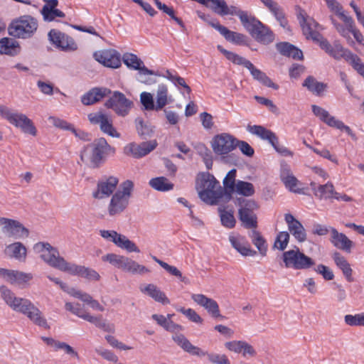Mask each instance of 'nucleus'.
I'll use <instances>...</instances> for the list:
<instances>
[{"instance_id": "obj_49", "label": "nucleus", "mask_w": 364, "mask_h": 364, "mask_svg": "<svg viewBox=\"0 0 364 364\" xmlns=\"http://www.w3.org/2000/svg\"><path fill=\"white\" fill-rule=\"evenodd\" d=\"M197 153L202 157L207 169L210 170L213 166V154L211 151L202 143H198L195 146Z\"/></svg>"}, {"instance_id": "obj_61", "label": "nucleus", "mask_w": 364, "mask_h": 364, "mask_svg": "<svg viewBox=\"0 0 364 364\" xmlns=\"http://www.w3.org/2000/svg\"><path fill=\"white\" fill-rule=\"evenodd\" d=\"M65 307L66 310L71 311L73 314L87 321L89 317L91 316L90 314L84 311L80 304H73L70 302H67L65 303Z\"/></svg>"}, {"instance_id": "obj_10", "label": "nucleus", "mask_w": 364, "mask_h": 364, "mask_svg": "<svg viewBox=\"0 0 364 364\" xmlns=\"http://www.w3.org/2000/svg\"><path fill=\"white\" fill-rule=\"evenodd\" d=\"M330 20L337 32L346 40L349 46H354L355 45V42L350 37V33L353 34L358 43H362L364 41L363 34L355 27L354 20L351 16L348 17L343 21L344 25L338 23L332 16H330Z\"/></svg>"}, {"instance_id": "obj_55", "label": "nucleus", "mask_w": 364, "mask_h": 364, "mask_svg": "<svg viewBox=\"0 0 364 364\" xmlns=\"http://www.w3.org/2000/svg\"><path fill=\"white\" fill-rule=\"evenodd\" d=\"M88 322L95 325L96 327L102 329L105 332L114 333V326L112 323H107L105 320H103L101 316H91L88 318Z\"/></svg>"}, {"instance_id": "obj_34", "label": "nucleus", "mask_w": 364, "mask_h": 364, "mask_svg": "<svg viewBox=\"0 0 364 364\" xmlns=\"http://www.w3.org/2000/svg\"><path fill=\"white\" fill-rule=\"evenodd\" d=\"M139 289L141 293L149 296L156 302L160 303L163 305L170 304V300L166 294L154 284H148L143 287L141 286L139 287Z\"/></svg>"}, {"instance_id": "obj_63", "label": "nucleus", "mask_w": 364, "mask_h": 364, "mask_svg": "<svg viewBox=\"0 0 364 364\" xmlns=\"http://www.w3.org/2000/svg\"><path fill=\"white\" fill-rule=\"evenodd\" d=\"M347 325L351 326H364V313L355 315L348 314L344 317Z\"/></svg>"}, {"instance_id": "obj_33", "label": "nucleus", "mask_w": 364, "mask_h": 364, "mask_svg": "<svg viewBox=\"0 0 364 364\" xmlns=\"http://www.w3.org/2000/svg\"><path fill=\"white\" fill-rule=\"evenodd\" d=\"M111 92V90L107 87H94L82 96L81 102L85 105H91L100 102Z\"/></svg>"}, {"instance_id": "obj_14", "label": "nucleus", "mask_w": 364, "mask_h": 364, "mask_svg": "<svg viewBox=\"0 0 364 364\" xmlns=\"http://www.w3.org/2000/svg\"><path fill=\"white\" fill-rule=\"evenodd\" d=\"M1 298L6 304L14 311L24 314L28 310L31 301L27 299L17 297L9 289L5 286L0 287Z\"/></svg>"}, {"instance_id": "obj_45", "label": "nucleus", "mask_w": 364, "mask_h": 364, "mask_svg": "<svg viewBox=\"0 0 364 364\" xmlns=\"http://www.w3.org/2000/svg\"><path fill=\"white\" fill-rule=\"evenodd\" d=\"M173 341L185 351L195 355H202V349L195 346L182 334H176L173 336Z\"/></svg>"}, {"instance_id": "obj_58", "label": "nucleus", "mask_w": 364, "mask_h": 364, "mask_svg": "<svg viewBox=\"0 0 364 364\" xmlns=\"http://www.w3.org/2000/svg\"><path fill=\"white\" fill-rule=\"evenodd\" d=\"M324 1L330 11L335 13L342 21L350 16L346 14L343 10V6L336 0Z\"/></svg>"}, {"instance_id": "obj_44", "label": "nucleus", "mask_w": 364, "mask_h": 364, "mask_svg": "<svg viewBox=\"0 0 364 364\" xmlns=\"http://www.w3.org/2000/svg\"><path fill=\"white\" fill-rule=\"evenodd\" d=\"M247 129L250 132L259 136L264 140H267L272 145H274L277 142V136L276 134L269 129L264 128L259 125H249Z\"/></svg>"}, {"instance_id": "obj_41", "label": "nucleus", "mask_w": 364, "mask_h": 364, "mask_svg": "<svg viewBox=\"0 0 364 364\" xmlns=\"http://www.w3.org/2000/svg\"><path fill=\"white\" fill-rule=\"evenodd\" d=\"M236 169H231L223 179V191L226 200H230L236 187Z\"/></svg>"}, {"instance_id": "obj_64", "label": "nucleus", "mask_w": 364, "mask_h": 364, "mask_svg": "<svg viewBox=\"0 0 364 364\" xmlns=\"http://www.w3.org/2000/svg\"><path fill=\"white\" fill-rule=\"evenodd\" d=\"M48 121L55 127L60 128L62 129L70 130L75 135L77 134V130L73 127L71 124H69L66 121L59 119L55 117H50Z\"/></svg>"}, {"instance_id": "obj_42", "label": "nucleus", "mask_w": 364, "mask_h": 364, "mask_svg": "<svg viewBox=\"0 0 364 364\" xmlns=\"http://www.w3.org/2000/svg\"><path fill=\"white\" fill-rule=\"evenodd\" d=\"M21 51L19 43L14 39L4 38L0 40V53L11 56L18 55Z\"/></svg>"}, {"instance_id": "obj_6", "label": "nucleus", "mask_w": 364, "mask_h": 364, "mask_svg": "<svg viewBox=\"0 0 364 364\" xmlns=\"http://www.w3.org/2000/svg\"><path fill=\"white\" fill-rule=\"evenodd\" d=\"M34 251L40 253L41 258L50 266L65 272L70 264L59 255L58 250L48 242H38L33 247Z\"/></svg>"}, {"instance_id": "obj_25", "label": "nucleus", "mask_w": 364, "mask_h": 364, "mask_svg": "<svg viewBox=\"0 0 364 364\" xmlns=\"http://www.w3.org/2000/svg\"><path fill=\"white\" fill-rule=\"evenodd\" d=\"M123 61L127 67L139 70L138 80L141 82H146V80L143 78L144 75L154 74V71L146 68L142 60L134 54L125 53L123 56Z\"/></svg>"}, {"instance_id": "obj_39", "label": "nucleus", "mask_w": 364, "mask_h": 364, "mask_svg": "<svg viewBox=\"0 0 364 364\" xmlns=\"http://www.w3.org/2000/svg\"><path fill=\"white\" fill-rule=\"evenodd\" d=\"M173 99L168 95V90L166 85L160 84L156 94V111L161 110L166 105L173 102Z\"/></svg>"}, {"instance_id": "obj_18", "label": "nucleus", "mask_w": 364, "mask_h": 364, "mask_svg": "<svg viewBox=\"0 0 364 364\" xmlns=\"http://www.w3.org/2000/svg\"><path fill=\"white\" fill-rule=\"evenodd\" d=\"M0 225H2L3 233L8 237L20 239L28 235V230L17 220L1 218Z\"/></svg>"}, {"instance_id": "obj_37", "label": "nucleus", "mask_w": 364, "mask_h": 364, "mask_svg": "<svg viewBox=\"0 0 364 364\" xmlns=\"http://www.w3.org/2000/svg\"><path fill=\"white\" fill-rule=\"evenodd\" d=\"M310 185L314 194L318 199L327 200L333 198L335 190L332 183L328 182L324 185L316 186L315 182H311Z\"/></svg>"}, {"instance_id": "obj_5", "label": "nucleus", "mask_w": 364, "mask_h": 364, "mask_svg": "<svg viewBox=\"0 0 364 364\" xmlns=\"http://www.w3.org/2000/svg\"><path fill=\"white\" fill-rule=\"evenodd\" d=\"M38 27L37 20L30 15H23L14 19L10 23L9 33L15 38L27 39L31 38Z\"/></svg>"}, {"instance_id": "obj_20", "label": "nucleus", "mask_w": 364, "mask_h": 364, "mask_svg": "<svg viewBox=\"0 0 364 364\" xmlns=\"http://www.w3.org/2000/svg\"><path fill=\"white\" fill-rule=\"evenodd\" d=\"M119 179L114 176L104 177L100 180L97 185V189L93 192L92 196L96 199H103L113 195Z\"/></svg>"}, {"instance_id": "obj_13", "label": "nucleus", "mask_w": 364, "mask_h": 364, "mask_svg": "<svg viewBox=\"0 0 364 364\" xmlns=\"http://www.w3.org/2000/svg\"><path fill=\"white\" fill-rule=\"evenodd\" d=\"M238 140L232 135L223 133L215 136L211 141V146L218 155H226L237 146Z\"/></svg>"}, {"instance_id": "obj_15", "label": "nucleus", "mask_w": 364, "mask_h": 364, "mask_svg": "<svg viewBox=\"0 0 364 364\" xmlns=\"http://www.w3.org/2000/svg\"><path fill=\"white\" fill-rule=\"evenodd\" d=\"M105 105L107 108L112 109L117 114L124 117L128 114L132 106V102L123 93L115 91Z\"/></svg>"}, {"instance_id": "obj_46", "label": "nucleus", "mask_w": 364, "mask_h": 364, "mask_svg": "<svg viewBox=\"0 0 364 364\" xmlns=\"http://www.w3.org/2000/svg\"><path fill=\"white\" fill-rule=\"evenodd\" d=\"M329 55L336 60L344 58L347 62H349L355 54L343 48L340 43L335 42Z\"/></svg>"}, {"instance_id": "obj_59", "label": "nucleus", "mask_w": 364, "mask_h": 364, "mask_svg": "<svg viewBox=\"0 0 364 364\" xmlns=\"http://www.w3.org/2000/svg\"><path fill=\"white\" fill-rule=\"evenodd\" d=\"M202 355H198L199 357L207 356L208 360L214 364H230V362L225 354H218L215 353H208L202 350Z\"/></svg>"}, {"instance_id": "obj_31", "label": "nucleus", "mask_w": 364, "mask_h": 364, "mask_svg": "<svg viewBox=\"0 0 364 364\" xmlns=\"http://www.w3.org/2000/svg\"><path fill=\"white\" fill-rule=\"evenodd\" d=\"M298 18L303 33L306 36L307 39L314 41L321 38V33L316 31V28L318 26L317 22L312 18L307 19L301 13L299 14Z\"/></svg>"}, {"instance_id": "obj_52", "label": "nucleus", "mask_w": 364, "mask_h": 364, "mask_svg": "<svg viewBox=\"0 0 364 364\" xmlns=\"http://www.w3.org/2000/svg\"><path fill=\"white\" fill-rule=\"evenodd\" d=\"M153 1L159 10L169 16L171 18L177 23L183 31L186 29V26L183 21L175 15V11L172 7L166 6L165 4L161 3L159 0H153Z\"/></svg>"}, {"instance_id": "obj_40", "label": "nucleus", "mask_w": 364, "mask_h": 364, "mask_svg": "<svg viewBox=\"0 0 364 364\" xmlns=\"http://www.w3.org/2000/svg\"><path fill=\"white\" fill-rule=\"evenodd\" d=\"M332 258L336 266L342 271L346 280L349 282H353V269L347 259L338 252H335L332 255Z\"/></svg>"}, {"instance_id": "obj_23", "label": "nucleus", "mask_w": 364, "mask_h": 364, "mask_svg": "<svg viewBox=\"0 0 364 364\" xmlns=\"http://www.w3.org/2000/svg\"><path fill=\"white\" fill-rule=\"evenodd\" d=\"M284 220L287 225L289 233H291L299 242L306 240V232L303 225L291 213L284 215Z\"/></svg>"}, {"instance_id": "obj_60", "label": "nucleus", "mask_w": 364, "mask_h": 364, "mask_svg": "<svg viewBox=\"0 0 364 364\" xmlns=\"http://www.w3.org/2000/svg\"><path fill=\"white\" fill-rule=\"evenodd\" d=\"M222 225L228 228H232L235 225V218L232 211H227L219 208Z\"/></svg>"}, {"instance_id": "obj_54", "label": "nucleus", "mask_w": 364, "mask_h": 364, "mask_svg": "<svg viewBox=\"0 0 364 364\" xmlns=\"http://www.w3.org/2000/svg\"><path fill=\"white\" fill-rule=\"evenodd\" d=\"M251 238L252 243L257 248L260 255L265 256L267 252V245L265 239L258 231L255 230L252 232Z\"/></svg>"}, {"instance_id": "obj_29", "label": "nucleus", "mask_w": 364, "mask_h": 364, "mask_svg": "<svg viewBox=\"0 0 364 364\" xmlns=\"http://www.w3.org/2000/svg\"><path fill=\"white\" fill-rule=\"evenodd\" d=\"M260 1L271 12L282 27L290 31L285 13L282 7L277 1L274 0H260Z\"/></svg>"}, {"instance_id": "obj_7", "label": "nucleus", "mask_w": 364, "mask_h": 364, "mask_svg": "<svg viewBox=\"0 0 364 364\" xmlns=\"http://www.w3.org/2000/svg\"><path fill=\"white\" fill-rule=\"evenodd\" d=\"M0 115L6 119L10 124L17 128H20L23 132L36 136V128L33 122L26 114L18 112H13L4 105H0Z\"/></svg>"}, {"instance_id": "obj_8", "label": "nucleus", "mask_w": 364, "mask_h": 364, "mask_svg": "<svg viewBox=\"0 0 364 364\" xmlns=\"http://www.w3.org/2000/svg\"><path fill=\"white\" fill-rule=\"evenodd\" d=\"M282 258L286 268L295 270L308 269L315 264L314 260L301 252L297 247L284 252Z\"/></svg>"}, {"instance_id": "obj_48", "label": "nucleus", "mask_w": 364, "mask_h": 364, "mask_svg": "<svg viewBox=\"0 0 364 364\" xmlns=\"http://www.w3.org/2000/svg\"><path fill=\"white\" fill-rule=\"evenodd\" d=\"M6 253L11 257L18 260H24L26 257V248L21 242H14L6 248Z\"/></svg>"}, {"instance_id": "obj_17", "label": "nucleus", "mask_w": 364, "mask_h": 364, "mask_svg": "<svg viewBox=\"0 0 364 364\" xmlns=\"http://www.w3.org/2000/svg\"><path fill=\"white\" fill-rule=\"evenodd\" d=\"M100 235L104 239L114 242L117 247L126 250L129 252H139L136 244L126 236L117 233L114 230H100Z\"/></svg>"}, {"instance_id": "obj_2", "label": "nucleus", "mask_w": 364, "mask_h": 364, "mask_svg": "<svg viewBox=\"0 0 364 364\" xmlns=\"http://www.w3.org/2000/svg\"><path fill=\"white\" fill-rule=\"evenodd\" d=\"M115 149L112 147L105 138L95 139L87 145L80 154L81 161L92 167L97 168L103 163L109 154H114Z\"/></svg>"}, {"instance_id": "obj_28", "label": "nucleus", "mask_w": 364, "mask_h": 364, "mask_svg": "<svg viewBox=\"0 0 364 364\" xmlns=\"http://www.w3.org/2000/svg\"><path fill=\"white\" fill-rule=\"evenodd\" d=\"M191 299L198 305L204 307L213 317H222L220 314L219 306L213 299L208 298L202 294H193Z\"/></svg>"}, {"instance_id": "obj_50", "label": "nucleus", "mask_w": 364, "mask_h": 364, "mask_svg": "<svg viewBox=\"0 0 364 364\" xmlns=\"http://www.w3.org/2000/svg\"><path fill=\"white\" fill-rule=\"evenodd\" d=\"M149 183L151 188L159 191H167L173 188V184L163 176L152 178Z\"/></svg>"}, {"instance_id": "obj_51", "label": "nucleus", "mask_w": 364, "mask_h": 364, "mask_svg": "<svg viewBox=\"0 0 364 364\" xmlns=\"http://www.w3.org/2000/svg\"><path fill=\"white\" fill-rule=\"evenodd\" d=\"M7 282L13 283H26L33 279V275L31 273H25L23 272L10 270L9 272Z\"/></svg>"}, {"instance_id": "obj_62", "label": "nucleus", "mask_w": 364, "mask_h": 364, "mask_svg": "<svg viewBox=\"0 0 364 364\" xmlns=\"http://www.w3.org/2000/svg\"><path fill=\"white\" fill-rule=\"evenodd\" d=\"M41 14L43 19L46 21H52L56 17L63 18L65 16L60 10L57 9H51L50 8L48 9L47 6H43Z\"/></svg>"}, {"instance_id": "obj_35", "label": "nucleus", "mask_w": 364, "mask_h": 364, "mask_svg": "<svg viewBox=\"0 0 364 364\" xmlns=\"http://www.w3.org/2000/svg\"><path fill=\"white\" fill-rule=\"evenodd\" d=\"M232 246L242 256H255L257 252L251 248L248 241L241 235H230Z\"/></svg>"}, {"instance_id": "obj_21", "label": "nucleus", "mask_w": 364, "mask_h": 364, "mask_svg": "<svg viewBox=\"0 0 364 364\" xmlns=\"http://www.w3.org/2000/svg\"><path fill=\"white\" fill-rule=\"evenodd\" d=\"M48 38L53 44L64 51H74L77 49L73 38L55 29L48 33Z\"/></svg>"}, {"instance_id": "obj_47", "label": "nucleus", "mask_w": 364, "mask_h": 364, "mask_svg": "<svg viewBox=\"0 0 364 364\" xmlns=\"http://www.w3.org/2000/svg\"><path fill=\"white\" fill-rule=\"evenodd\" d=\"M281 179L284 183L286 188L294 193H301V189L299 187L300 182L289 171H283L281 174Z\"/></svg>"}, {"instance_id": "obj_16", "label": "nucleus", "mask_w": 364, "mask_h": 364, "mask_svg": "<svg viewBox=\"0 0 364 364\" xmlns=\"http://www.w3.org/2000/svg\"><path fill=\"white\" fill-rule=\"evenodd\" d=\"M87 117L92 124H98L103 133L112 137H120V134L114 127L112 119L109 115L98 112L89 114Z\"/></svg>"}, {"instance_id": "obj_3", "label": "nucleus", "mask_w": 364, "mask_h": 364, "mask_svg": "<svg viewBox=\"0 0 364 364\" xmlns=\"http://www.w3.org/2000/svg\"><path fill=\"white\" fill-rule=\"evenodd\" d=\"M217 48L225 56L228 60L231 61L232 63L243 65L247 68L253 78L259 81L264 86L271 87L274 90H277L279 88V86L277 84L274 83L264 72L257 69L250 60L233 52L223 48V47L220 45H218Z\"/></svg>"}, {"instance_id": "obj_43", "label": "nucleus", "mask_w": 364, "mask_h": 364, "mask_svg": "<svg viewBox=\"0 0 364 364\" xmlns=\"http://www.w3.org/2000/svg\"><path fill=\"white\" fill-rule=\"evenodd\" d=\"M28 309V310L26 311V313H24V315L33 323L45 328L49 327L46 319L42 315V312L32 302Z\"/></svg>"}, {"instance_id": "obj_27", "label": "nucleus", "mask_w": 364, "mask_h": 364, "mask_svg": "<svg viewBox=\"0 0 364 364\" xmlns=\"http://www.w3.org/2000/svg\"><path fill=\"white\" fill-rule=\"evenodd\" d=\"M329 240L337 249L350 253L354 247V242L344 233L339 232L336 228L331 229Z\"/></svg>"}, {"instance_id": "obj_12", "label": "nucleus", "mask_w": 364, "mask_h": 364, "mask_svg": "<svg viewBox=\"0 0 364 364\" xmlns=\"http://www.w3.org/2000/svg\"><path fill=\"white\" fill-rule=\"evenodd\" d=\"M210 2L212 3L210 9L215 14L220 16H237L243 26L248 23V21L252 16V15L249 14L247 11H242L235 6H228L225 0H210Z\"/></svg>"}, {"instance_id": "obj_30", "label": "nucleus", "mask_w": 364, "mask_h": 364, "mask_svg": "<svg viewBox=\"0 0 364 364\" xmlns=\"http://www.w3.org/2000/svg\"><path fill=\"white\" fill-rule=\"evenodd\" d=\"M225 348L235 353H242V356L246 358L254 357L257 353L252 346L245 341H232L225 343Z\"/></svg>"}, {"instance_id": "obj_1", "label": "nucleus", "mask_w": 364, "mask_h": 364, "mask_svg": "<svg viewBox=\"0 0 364 364\" xmlns=\"http://www.w3.org/2000/svg\"><path fill=\"white\" fill-rule=\"evenodd\" d=\"M196 189L199 198L208 205H216L223 198L224 191L220 183L209 173H202L197 177Z\"/></svg>"}, {"instance_id": "obj_32", "label": "nucleus", "mask_w": 364, "mask_h": 364, "mask_svg": "<svg viewBox=\"0 0 364 364\" xmlns=\"http://www.w3.org/2000/svg\"><path fill=\"white\" fill-rule=\"evenodd\" d=\"M118 269L132 274L144 275L150 273V269L136 261L123 256Z\"/></svg>"}, {"instance_id": "obj_56", "label": "nucleus", "mask_w": 364, "mask_h": 364, "mask_svg": "<svg viewBox=\"0 0 364 364\" xmlns=\"http://www.w3.org/2000/svg\"><path fill=\"white\" fill-rule=\"evenodd\" d=\"M289 239L290 235L287 231L279 232L276 236L273 248L284 251L289 244Z\"/></svg>"}, {"instance_id": "obj_22", "label": "nucleus", "mask_w": 364, "mask_h": 364, "mask_svg": "<svg viewBox=\"0 0 364 364\" xmlns=\"http://www.w3.org/2000/svg\"><path fill=\"white\" fill-rule=\"evenodd\" d=\"M311 109L313 113L329 127H335L341 131H345L349 134H351V129L348 126L345 125L343 122L336 119L334 117L330 115L328 112L323 108L314 105L311 106Z\"/></svg>"}, {"instance_id": "obj_36", "label": "nucleus", "mask_w": 364, "mask_h": 364, "mask_svg": "<svg viewBox=\"0 0 364 364\" xmlns=\"http://www.w3.org/2000/svg\"><path fill=\"white\" fill-rule=\"evenodd\" d=\"M66 272L73 275H79L92 281H99L100 279V274L95 270L73 263H70Z\"/></svg>"}, {"instance_id": "obj_26", "label": "nucleus", "mask_w": 364, "mask_h": 364, "mask_svg": "<svg viewBox=\"0 0 364 364\" xmlns=\"http://www.w3.org/2000/svg\"><path fill=\"white\" fill-rule=\"evenodd\" d=\"M210 25L218 31L228 41L237 45H247V36L242 33L229 30L218 21L210 22Z\"/></svg>"}, {"instance_id": "obj_4", "label": "nucleus", "mask_w": 364, "mask_h": 364, "mask_svg": "<svg viewBox=\"0 0 364 364\" xmlns=\"http://www.w3.org/2000/svg\"><path fill=\"white\" fill-rule=\"evenodd\" d=\"M133 190L134 183L132 181L127 180L121 183L120 188L112 196L107 206L110 216L119 215L128 208Z\"/></svg>"}, {"instance_id": "obj_38", "label": "nucleus", "mask_w": 364, "mask_h": 364, "mask_svg": "<svg viewBox=\"0 0 364 364\" xmlns=\"http://www.w3.org/2000/svg\"><path fill=\"white\" fill-rule=\"evenodd\" d=\"M302 86L308 91L316 96L323 95L326 90L328 85L324 82H318L314 76L309 75L302 82Z\"/></svg>"}, {"instance_id": "obj_11", "label": "nucleus", "mask_w": 364, "mask_h": 364, "mask_svg": "<svg viewBox=\"0 0 364 364\" xmlns=\"http://www.w3.org/2000/svg\"><path fill=\"white\" fill-rule=\"evenodd\" d=\"M240 208L239 219L245 228H256L257 226V215L255 211L259 208L253 200L238 199Z\"/></svg>"}, {"instance_id": "obj_19", "label": "nucleus", "mask_w": 364, "mask_h": 364, "mask_svg": "<svg viewBox=\"0 0 364 364\" xmlns=\"http://www.w3.org/2000/svg\"><path fill=\"white\" fill-rule=\"evenodd\" d=\"M157 145L158 143L156 140L144 141L139 144L132 142L124 147V153L127 156L139 159L149 154L156 149Z\"/></svg>"}, {"instance_id": "obj_57", "label": "nucleus", "mask_w": 364, "mask_h": 364, "mask_svg": "<svg viewBox=\"0 0 364 364\" xmlns=\"http://www.w3.org/2000/svg\"><path fill=\"white\" fill-rule=\"evenodd\" d=\"M136 128L138 134L144 139L150 136L154 132V127L140 118L136 119Z\"/></svg>"}, {"instance_id": "obj_24", "label": "nucleus", "mask_w": 364, "mask_h": 364, "mask_svg": "<svg viewBox=\"0 0 364 364\" xmlns=\"http://www.w3.org/2000/svg\"><path fill=\"white\" fill-rule=\"evenodd\" d=\"M95 59L106 67L117 68L121 65L120 55L115 50L95 52Z\"/></svg>"}, {"instance_id": "obj_53", "label": "nucleus", "mask_w": 364, "mask_h": 364, "mask_svg": "<svg viewBox=\"0 0 364 364\" xmlns=\"http://www.w3.org/2000/svg\"><path fill=\"white\" fill-rule=\"evenodd\" d=\"M235 193L246 197L252 196L255 193V187L250 182L239 180L236 183Z\"/></svg>"}, {"instance_id": "obj_9", "label": "nucleus", "mask_w": 364, "mask_h": 364, "mask_svg": "<svg viewBox=\"0 0 364 364\" xmlns=\"http://www.w3.org/2000/svg\"><path fill=\"white\" fill-rule=\"evenodd\" d=\"M244 28L259 43L269 44L274 40V35L270 28L252 16Z\"/></svg>"}]
</instances>
